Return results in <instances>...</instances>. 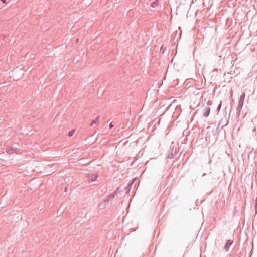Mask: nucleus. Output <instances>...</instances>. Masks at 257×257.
I'll return each instance as SVG.
<instances>
[{
    "mask_svg": "<svg viewBox=\"0 0 257 257\" xmlns=\"http://www.w3.org/2000/svg\"><path fill=\"white\" fill-rule=\"evenodd\" d=\"M210 112V108L208 106L205 107L203 109V114L204 117H207L208 116Z\"/></svg>",
    "mask_w": 257,
    "mask_h": 257,
    "instance_id": "obj_1",
    "label": "nucleus"
},
{
    "mask_svg": "<svg viewBox=\"0 0 257 257\" xmlns=\"http://www.w3.org/2000/svg\"><path fill=\"white\" fill-rule=\"evenodd\" d=\"M98 177L97 175L95 174H90L88 176V179L92 182H94L96 180Z\"/></svg>",
    "mask_w": 257,
    "mask_h": 257,
    "instance_id": "obj_2",
    "label": "nucleus"
},
{
    "mask_svg": "<svg viewBox=\"0 0 257 257\" xmlns=\"http://www.w3.org/2000/svg\"><path fill=\"white\" fill-rule=\"evenodd\" d=\"M233 241L231 240H228L227 241L224 246V248L226 251H227L229 250V248H230V246L233 243Z\"/></svg>",
    "mask_w": 257,
    "mask_h": 257,
    "instance_id": "obj_3",
    "label": "nucleus"
},
{
    "mask_svg": "<svg viewBox=\"0 0 257 257\" xmlns=\"http://www.w3.org/2000/svg\"><path fill=\"white\" fill-rule=\"evenodd\" d=\"M228 124V121L226 119H222L220 120L218 125H221L222 126V128Z\"/></svg>",
    "mask_w": 257,
    "mask_h": 257,
    "instance_id": "obj_4",
    "label": "nucleus"
},
{
    "mask_svg": "<svg viewBox=\"0 0 257 257\" xmlns=\"http://www.w3.org/2000/svg\"><path fill=\"white\" fill-rule=\"evenodd\" d=\"M243 104H244V102L238 101V106L236 108L237 111L238 113H240L241 110H242V107L243 106Z\"/></svg>",
    "mask_w": 257,
    "mask_h": 257,
    "instance_id": "obj_5",
    "label": "nucleus"
},
{
    "mask_svg": "<svg viewBox=\"0 0 257 257\" xmlns=\"http://www.w3.org/2000/svg\"><path fill=\"white\" fill-rule=\"evenodd\" d=\"M16 151V149H13L12 147H8L6 149V152L9 154H13Z\"/></svg>",
    "mask_w": 257,
    "mask_h": 257,
    "instance_id": "obj_6",
    "label": "nucleus"
},
{
    "mask_svg": "<svg viewBox=\"0 0 257 257\" xmlns=\"http://www.w3.org/2000/svg\"><path fill=\"white\" fill-rule=\"evenodd\" d=\"M159 6V0H155L151 5V7L156 8Z\"/></svg>",
    "mask_w": 257,
    "mask_h": 257,
    "instance_id": "obj_7",
    "label": "nucleus"
},
{
    "mask_svg": "<svg viewBox=\"0 0 257 257\" xmlns=\"http://www.w3.org/2000/svg\"><path fill=\"white\" fill-rule=\"evenodd\" d=\"M116 194V192L115 191L113 193L110 194L109 195H108L107 201L108 202L109 200H111L112 199H113L115 197Z\"/></svg>",
    "mask_w": 257,
    "mask_h": 257,
    "instance_id": "obj_8",
    "label": "nucleus"
},
{
    "mask_svg": "<svg viewBox=\"0 0 257 257\" xmlns=\"http://www.w3.org/2000/svg\"><path fill=\"white\" fill-rule=\"evenodd\" d=\"M133 183L134 182H132L131 183H129L127 184V186L125 188V190H126V191L127 193H128L130 191Z\"/></svg>",
    "mask_w": 257,
    "mask_h": 257,
    "instance_id": "obj_9",
    "label": "nucleus"
},
{
    "mask_svg": "<svg viewBox=\"0 0 257 257\" xmlns=\"http://www.w3.org/2000/svg\"><path fill=\"white\" fill-rule=\"evenodd\" d=\"M245 97V93H242L241 94V95L240 96L239 100L238 101L244 102Z\"/></svg>",
    "mask_w": 257,
    "mask_h": 257,
    "instance_id": "obj_10",
    "label": "nucleus"
},
{
    "mask_svg": "<svg viewBox=\"0 0 257 257\" xmlns=\"http://www.w3.org/2000/svg\"><path fill=\"white\" fill-rule=\"evenodd\" d=\"M99 118V116H97L95 120H92L91 123V126H92L94 124H96L97 122L98 121Z\"/></svg>",
    "mask_w": 257,
    "mask_h": 257,
    "instance_id": "obj_11",
    "label": "nucleus"
},
{
    "mask_svg": "<svg viewBox=\"0 0 257 257\" xmlns=\"http://www.w3.org/2000/svg\"><path fill=\"white\" fill-rule=\"evenodd\" d=\"M74 131H74V130H72V131H70V132H69V133H68V135H69V136H70H70H73V134H74Z\"/></svg>",
    "mask_w": 257,
    "mask_h": 257,
    "instance_id": "obj_12",
    "label": "nucleus"
},
{
    "mask_svg": "<svg viewBox=\"0 0 257 257\" xmlns=\"http://www.w3.org/2000/svg\"><path fill=\"white\" fill-rule=\"evenodd\" d=\"M113 126L114 125H113L112 122H111L109 125L110 128H112L113 127Z\"/></svg>",
    "mask_w": 257,
    "mask_h": 257,
    "instance_id": "obj_13",
    "label": "nucleus"
},
{
    "mask_svg": "<svg viewBox=\"0 0 257 257\" xmlns=\"http://www.w3.org/2000/svg\"><path fill=\"white\" fill-rule=\"evenodd\" d=\"M1 1L4 4L6 3V0H1Z\"/></svg>",
    "mask_w": 257,
    "mask_h": 257,
    "instance_id": "obj_14",
    "label": "nucleus"
},
{
    "mask_svg": "<svg viewBox=\"0 0 257 257\" xmlns=\"http://www.w3.org/2000/svg\"><path fill=\"white\" fill-rule=\"evenodd\" d=\"M220 107H221V104H219V105H218V106L217 109H218V110H219V109H220Z\"/></svg>",
    "mask_w": 257,
    "mask_h": 257,
    "instance_id": "obj_15",
    "label": "nucleus"
},
{
    "mask_svg": "<svg viewBox=\"0 0 257 257\" xmlns=\"http://www.w3.org/2000/svg\"><path fill=\"white\" fill-rule=\"evenodd\" d=\"M255 208L256 210H257V203H255Z\"/></svg>",
    "mask_w": 257,
    "mask_h": 257,
    "instance_id": "obj_16",
    "label": "nucleus"
},
{
    "mask_svg": "<svg viewBox=\"0 0 257 257\" xmlns=\"http://www.w3.org/2000/svg\"><path fill=\"white\" fill-rule=\"evenodd\" d=\"M205 173H204V174L203 175V176H205Z\"/></svg>",
    "mask_w": 257,
    "mask_h": 257,
    "instance_id": "obj_17",
    "label": "nucleus"
},
{
    "mask_svg": "<svg viewBox=\"0 0 257 257\" xmlns=\"http://www.w3.org/2000/svg\"><path fill=\"white\" fill-rule=\"evenodd\" d=\"M257 203V198H256V203Z\"/></svg>",
    "mask_w": 257,
    "mask_h": 257,
    "instance_id": "obj_18",
    "label": "nucleus"
},
{
    "mask_svg": "<svg viewBox=\"0 0 257 257\" xmlns=\"http://www.w3.org/2000/svg\"><path fill=\"white\" fill-rule=\"evenodd\" d=\"M239 257H240V256H239Z\"/></svg>",
    "mask_w": 257,
    "mask_h": 257,
    "instance_id": "obj_19",
    "label": "nucleus"
}]
</instances>
